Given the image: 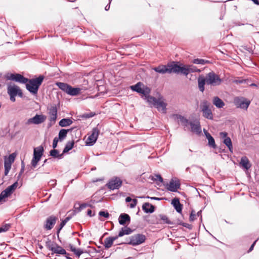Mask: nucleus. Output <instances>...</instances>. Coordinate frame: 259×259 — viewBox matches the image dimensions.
Masks as SVG:
<instances>
[{
    "mask_svg": "<svg viewBox=\"0 0 259 259\" xmlns=\"http://www.w3.org/2000/svg\"><path fill=\"white\" fill-rule=\"evenodd\" d=\"M49 155L54 158L61 159L64 157L63 153L59 154V151L57 149H53L49 152Z\"/></svg>",
    "mask_w": 259,
    "mask_h": 259,
    "instance_id": "26",
    "label": "nucleus"
},
{
    "mask_svg": "<svg viewBox=\"0 0 259 259\" xmlns=\"http://www.w3.org/2000/svg\"><path fill=\"white\" fill-rule=\"evenodd\" d=\"M171 204L177 212L182 214L183 205L180 203L179 198H174L171 200Z\"/></svg>",
    "mask_w": 259,
    "mask_h": 259,
    "instance_id": "19",
    "label": "nucleus"
},
{
    "mask_svg": "<svg viewBox=\"0 0 259 259\" xmlns=\"http://www.w3.org/2000/svg\"><path fill=\"white\" fill-rule=\"evenodd\" d=\"M167 189L171 192H176L178 191V190L180 188V183L179 180L174 181L171 179L169 183L166 185Z\"/></svg>",
    "mask_w": 259,
    "mask_h": 259,
    "instance_id": "17",
    "label": "nucleus"
},
{
    "mask_svg": "<svg viewBox=\"0 0 259 259\" xmlns=\"http://www.w3.org/2000/svg\"><path fill=\"white\" fill-rule=\"evenodd\" d=\"M147 102L157 108L158 111H161L163 113H166L167 104L162 101L160 98L157 99L155 97L150 96L149 98L147 99Z\"/></svg>",
    "mask_w": 259,
    "mask_h": 259,
    "instance_id": "6",
    "label": "nucleus"
},
{
    "mask_svg": "<svg viewBox=\"0 0 259 259\" xmlns=\"http://www.w3.org/2000/svg\"><path fill=\"white\" fill-rule=\"evenodd\" d=\"M153 70L159 73L164 74L165 73H168V67L167 64L166 65H159L158 66L153 68Z\"/></svg>",
    "mask_w": 259,
    "mask_h": 259,
    "instance_id": "27",
    "label": "nucleus"
},
{
    "mask_svg": "<svg viewBox=\"0 0 259 259\" xmlns=\"http://www.w3.org/2000/svg\"><path fill=\"white\" fill-rule=\"evenodd\" d=\"M133 230L130 227H122L119 231L118 234L116 235L117 238L122 237L124 235H130L133 232Z\"/></svg>",
    "mask_w": 259,
    "mask_h": 259,
    "instance_id": "23",
    "label": "nucleus"
},
{
    "mask_svg": "<svg viewBox=\"0 0 259 259\" xmlns=\"http://www.w3.org/2000/svg\"><path fill=\"white\" fill-rule=\"evenodd\" d=\"M221 137L224 139H225L226 138H228L229 137L227 136L228 134L226 132H221L220 134Z\"/></svg>",
    "mask_w": 259,
    "mask_h": 259,
    "instance_id": "53",
    "label": "nucleus"
},
{
    "mask_svg": "<svg viewBox=\"0 0 259 259\" xmlns=\"http://www.w3.org/2000/svg\"><path fill=\"white\" fill-rule=\"evenodd\" d=\"M84 251L80 248L76 249L75 251L73 252L76 257H79Z\"/></svg>",
    "mask_w": 259,
    "mask_h": 259,
    "instance_id": "46",
    "label": "nucleus"
},
{
    "mask_svg": "<svg viewBox=\"0 0 259 259\" xmlns=\"http://www.w3.org/2000/svg\"><path fill=\"white\" fill-rule=\"evenodd\" d=\"M158 218H159V221H160L159 222L160 224L174 225L173 222L169 220L168 217L165 214H160L158 215Z\"/></svg>",
    "mask_w": 259,
    "mask_h": 259,
    "instance_id": "30",
    "label": "nucleus"
},
{
    "mask_svg": "<svg viewBox=\"0 0 259 259\" xmlns=\"http://www.w3.org/2000/svg\"><path fill=\"white\" fill-rule=\"evenodd\" d=\"M143 210L146 213H152L154 212L155 207L149 202L144 203L142 206Z\"/></svg>",
    "mask_w": 259,
    "mask_h": 259,
    "instance_id": "22",
    "label": "nucleus"
},
{
    "mask_svg": "<svg viewBox=\"0 0 259 259\" xmlns=\"http://www.w3.org/2000/svg\"><path fill=\"white\" fill-rule=\"evenodd\" d=\"M74 145V142L73 140H72V141L67 142L63 150V154L67 153L70 150H71L73 148Z\"/></svg>",
    "mask_w": 259,
    "mask_h": 259,
    "instance_id": "36",
    "label": "nucleus"
},
{
    "mask_svg": "<svg viewBox=\"0 0 259 259\" xmlns=\"http://www.w3.org/2000/svg\"><path fill=\"white\" fill-rule=\"evenodd\" d=\"M179 224L180 225H181L184 227H186L188 229H189V230H192V226L190 224H189L188 223H184L183 222H180Z\"/></svg>",
    "mask_w": 259,
    "mask_h": 259,
    "instance_id": "48",
    "label": "nucleus"
},
{
    "mask_svg": "<svg viewBox=\"0 0 259 259\" xmlns=\"http://www.w3.org/2000/svg\"><path fill=\"white\" fill-rule=\"evenodd\" d=\"M66 223L63 220H62L59 228L57 229V235L58 237V238L59 239V233L61 231V230L62 229V228L64 227V226L66 225Z\"/></svg>",
    "mask_w": 259,
    "mask_h": 259,
    "instance_id": "42",
    "label": "nucleus"
},
{
    "mask_svg": "<svg viewBox=\"0 0 259 259\" xmlns=\"http://www.w3.org/2000/svg\"><path fill=\"white\" fill-rule=\"evenodd\" d=\"M210 103L207 101H203L200 105V110L203 116L208 119L212 120L213 116L211 109L209 108Z\"/></svg>",
    "mask_w": 259,
    "mask_h": 259,
    "instance_id": "9",
    "label": "nucleus"
},
{
    "mask_svg": "<svg viewBox=\"0 0 259 259\" xmlns=\"http://www.w3.org/2000/svg\"><path fill=\"white\" fill-rule=\"evenodd\" d=\"M16 155L14 153L11 154L8 157L6 156L5 158L4 164L11 166L12 163L15 160Z\"/></svg>",
    "mask_w": 259,
    "mask_h": 259,
    "instance_id": "35",
    "label": "nucleus"
},
{
    "mask_svg": "<svg viewBox=\"0 0 259 259\" xmlns=\"http://www.w3.org/2000/svg\"><path fill=\"white\" fill-rule=\"evenodd\" d=\"M44 79L43 75H39L35 78L28 79V82L26 83V89L32 94L36 95Z\"/></svg>",
    "mask_w": 259,
    "mask_h": 259,
    "instance_id": "2",
    "label": "nucleus"
},
{
    "mask_svg": "<svg viewBox=\"0 0 259 259\" xmlns=\"http://www.w3.org/2000/svg\"><path fill=\"white\" fill-rule=\"evenodd\" d=\"M59 141H60V140L57 137H55L54 139L53 142V144H52V147L53 149L56 148V147H57V144H58Z\"/></svg>",
    "mask_w": 259,
    "mask_h": 259,
    "instance_id": "51",
    "label": "nucleus"
},
{
    "mask_svg": "<svg viewBox=\"0 0 259 259\" xmlns=\"http://www.w3.org/2000/svg\"><path fill=\"white\" fill-rule=\"evenodd\" d=\"M56 85L62 91L72 96L78 95L81 91L80 88L72 87L71 85L65 82H57Z\"/></svg>",
    "mask_w": 259,
    "mask_h": 259,
    "instance_id": "3",
    "label": "nucleus"
},
{
    "mask_svg": "<svg viewBox=\"0 0 259 259\" xmlns=\"http://www.w3.org/2000/svg\"><path fill=\"white\" fill-rule=\"evenodd\" d=\"M24 169H25V164H24V163L23 161H22V162H21V169H20V171L19 172L18 175V176L17 177V180L16 181L18 182L20 180V179L21 178L23 173L24 172Z\"/></svg>",
    "mask_w": 259,
    "mask_h": 259,
    "instance_id": "41",
    "label": "nucleus"
},
{
    "mask_svg": "<svg viewBox=\"0 0 259 259\" xmlns=\"http://www.w3.org/2000/svg\"><path fill=\"white\" fill-rule=\"evenodd\" d=\"M257 240H255L254 241L253 243L251 245V246H250L249 249L247 251V252L249 253L250 252H251L254 248V245L256 242Z\"/></svg>",
    "mask_w": 259,
    "mask_h": 259,
    "instance_id": "56",
    "label": "nucleus"
},
{
    "mask_svg": "<svg viewBox=\"0 0 259 259\" xmlns=\"http://www.w3.org/2000/svg\"><path fill=\"white\" fill-rule=\"evenodd\" d=\"M193 63L196 64H201V65H204L205 64L209 63V61L203 59H195L193 61Z\"/></svg>",
    "mask_w": 259,
    "mask_h": 259,
    "instance_id": "39",
    "label": "nucleus"
},
{
    "mask_svg": "<svg viewBox=\"0 0 259 259\" xmlns=\"http://www.w3.org/2000/svg\"><path fill=\"white\" fill-rule=\"evenodd\" d=\"M206 139L208 140V145L213 149H217V146L215 144L214 138L210 134L206 135Z\"/></svg>",
    "mask_w": 259,
    "mask_h": 259,
    "instance_id": "34",
    "label": "nucleus"
},
{
    "mask_svg": "<svg viewBox=\"0 0 259 259\" xmlns=\"http://www.w3.org/2000/svg\"><path fill=\"white\" fill-rule=\"evenodd\" d=\"M74 213H73V215H74L76 213H78L79 212H80V211H79V207H77L76 206V205L74 206Z\"/></svg>",
    "mask_w": 259,
    "mask_h": 259,
    "instance_id": "63",
    "label": "nucleus"
},
{
    "mask_svg": "<svg viewBox=\"0 0 259 259\" xmlns=\"http://www.w3.org/2000/svg\"><path fill=\"white\" fill-rule=\"evenodd\" d=\"M196 215L195 211L194 210H192L191 211L190 218H189L190 221H191V222L194 221L196 219Z\"/></svg>",
    "mask_w": 259,
    "mask_h": 259,
    "instance_id": "47",
    "label": "nucleus"
},
{
    "mask_svg": "<svg viewBox=\"0 0 259 259\" xmlns=\"http://www.w3.org/2000/svg\"><path fill=\"white\" fill-rule=\"evenodd\" d=\"M17 96H18L19 97H20L21 98H22L23 97V93L20 88L17 92Z\"/></svg>",
    "mask_w": 259,
    "mask_h": 259,
    "instance_id": "58",
    "label": "nucleus"
},
{
    "mask_svg": "<svg viewBox=\"0 0 259 259\" xmlns=\"http://www.w3.org/2000/svg\"><path fill=\"white\" fill-rule=\"evenodd\" d=\"M146 198L150 199L151 200H158V201L161 200L163 199L162 198H158V197H150L149 196H146Z\"/></svg>",
    "mask_w": 259,
    "mask_h": 259,
    "instance_id": "55",
    "label": "nucleus"
},
{
    "mask_svg": "<svg viewBox=\"0 0 259 259\" xmlns=\"http://www.w3.org/2000/svg\"><path fill=\"white\" fill-rule=\"evenodd\" d=\"M130 88L132 91L144 95V99L146 101L150 97L151 89L147 86L144 85L141 82H138L136 84L131 86Z\"/></svg>",
    "mask_w": 259,
    "mask_h": 259,
    "instance_id": "5",
    "label": "nucleus"
},
{
    "mask_svg": "<svg viewBox=\"0 0 259 259\" xmlns=\"http://www.w3.org/2000/svg\"><path fill=\"white\" fill-rule=\"evenodd\" d=\"M4 166H5L4 175H5V176H6L8 175V174L9 172V171L11 168V166L7 165V164H4Z\"/></svg>",
    "mask_w": 259,
    "mask_h": 259,
    "instance_id": "50",
    "label": "nucleus"
},
{
    "mask_svg": "<svg viewBox=\"0 0 259 259\" xmlns=\"http://www.w3.org/2000/svg\"><path fill=\"white\" fill-rule=\"evenodd\" d=\"M72 120L69 118H63L59 122V125L61 127H66L72 123Z\"/></svg>",
    "mask_w": 259,
    "mask_h": 259,
    "instance_id": "33",
    "label": "nucleus"
},
{
    "mask_svg": "<svg viewBox=\"0 0 259 259\" xmlns=\"http://www.w3.org/2000/svg\"><path fill=\"white\" fill-rule=\"evenodd\" d=\"M168 67V73H175L177 74L181 73L185 75L186 65L178 61H172L167 63Z\"/></svg>",
    "mask_w": 259,
    "mask_h": 259,
    "instance_id": "4",
    "label": "nucleus"
},
{
    "mask_svg": "<svg viewBox=\"0 0 259 259\" xmlns=\"http://www.w3.org/2000/svg\"><path fill=\"white\" fill-rule=\"evenodd\" d=\"M100 133V130L97 127L93 128L92 134L89 136L85 142L87 146H91L94 145L96 142Z\"/></svg>",
    "mask_w": 259,
    "mask_h": 259,
    "instance_id": "14",
    "label": "nucleus"
},
{
    "mask_svg": "<svg viewBox=\"0 0 259 259\" xmlns=\"http://www.w3.org/2000/svg\"><path fill=\"white\" fill-rule=\"evenodd\" d=\"M44 152V148L42 145L34 148L33 157L31 161V164L33 168L36 166L43 155Z\"/></svg>",
    "mask_w": 259,
    "mask_h": 259,
    "instance_id": "7",
    "label": "nucleus"
},
{
    "mask_svg": "<svg viewBox=\"0 0 259 259\" xmlns=\"http://www.w3.org/2000/svg\"><path fill=\"white\" fill-rule=\"evenodd\" d=\"M132 202L130 204V207L132 208H134L137 204V200L136 199H134L132 201Z\"/></svg>",
    "mask_w": 259,
    "mask_h": 259,
    "instance_id": "52",
    "label": "nucleus"
},
{
    "mask_svg": "<svg viewBox=\"0 0 259 259\" xmlns=\"http://www.w3.org/2000/svg\"><path fill=\"white\" fill-rule=\"evenodd\" d=\"M190 125H191V131L192 132L195 133L197 135H199L201 133V127L199 120H195V123L190 122Z\"/></svg>",
    "mask_w": 259,
    "mask_h": 259,
    "instance_id": "20",
    "label": "nucleus"
},
{
    "mask_svg": "<svg viewBox=\"0 0 259 259\" xmlns=\"http://www.w3.org/2000/svg\"><path fill=\"white\" fill-rule=\"evenodd\" d=\"M234 103L237 108L247 110L250 104V101L245 98L237 97L235 98Z\"/></svg>",
    "mask_w": 259,
    "mask_h": 259,
    "instance_id": "11",
    "label": "nucleus"
},
{
    "mask_svg": "<svg viewBox=\"0 0 259 259\" xmlns=\"http://www.w3.org/2000/svg\"><path fill=\"white\" fill-rule=\"evenodd\" d=\"M96 115L94 112L87 113L82 114L81 117L83 118L87 119L94 117Z\"/></svg>",
    "mask_w": 259,
    "mask_h": 259,
    "instance_id": "45",
    "label": "nucleus"
},
{
    "mask_svg": "<svg viewBox=\"0 0 259 259\" xmlns=\"http://www.w3.org/2000/svg\"><path fill=\"white\" fill-rule=\"evenodd\" d=\"M111 2V0H109L108 4L105 7V10L106 11H108L110 9Z\"/></svg>",
    "mask_w": 259,
    "mask_h": 259,
    "instance_id": "59",
    "label": "nucleus"
},
{
    "mask_svg": "<svg viewBox=\"0 0 259 259\" xmlns=\"http://www.w3.org/2000/svg\"><path fill=\"white\" fill-rule=\"evenodd\" d=\"M72 218V215H68L64 220H63L66 223Z\"/></svg>",
    "mask_w": 259,
    "mask_h": 259,
    "instance_id": "64",
    "label": "nucleus"
},
{
    "mask_svg": "<svg viewBox=\"0 0 259 259\" xmlns=\"http://www.w3.org/2000/svg\"><path fill=\"white\" fill-rule=\"evenodd\" d=\"M88 206V204L86 203H82L81 204H79V211H81L82 209H84Z\"/></svg>",
    "mask_w": 259,
    "mask_h": 259,
    "instance_id": "57",
    "label": "nucleus"
},
{
    "mask_svg": "<svg viewBox=\"0 0 259 259\" xmlns=\"http://www.w3.org/2000/svg\"><path fill=\"white\" fill-rule=\"evenodd\" d=\"M50 121L55 122L57 117V109L56 106H51L49 109Z\"/></svg>",
    "mask_w": 259,
    "mask_h": 259,
    "instance_id": "21",
    "label": "nucleus"
},
{
    "mask_svg": "<svg viewBox=\"0 0 259 259\" xmlns=\"http://www.w3.org/2000/svg\"><path fill=\"white\" fill-rule=\"evenodd\" d=\"M11 227V225L10 224H5L3 225H2L0 227V231L1 233L2 232H5L9 230L10 228Z\"/></svg>",
    "mask_w": 259,
    "mask_h": 259,
    "instance_id": "43",
    "label": "nucleus"
},
{
    "mask_svg": "<svg viewBox=\"0 0 259 259\" xmlns=\"http://www.w3.org/2000/svg\"><path fill=\"white\" fill-rule=\"evenodd\" d=\"M87 215L90 217H92L95 215V213L92 214V211L91 209H88L87 211Z\"/></svg>",
    "mask_w": 259,
    "mask_h": 259,
    "instance_id": "61",
    "label": "nucleus"
},
{
    "mask_svg": "<svg viewBox=\"0 0 259 259\" xmlns=\"http://www.w3.org/2000/svg\"><path fill=\"white\" fill-rule=\"evenodd\" d=\"M74 127H72L69 129H61L60 130L58 134V139L60 141H63L67 136V133L68 132H71Z\"/></svg>",
    "mask_w": 259,
    "mask_h": 259,
    "instance_id": "25",
    "label": "nucleus"
},
{
    "mask_svg": "<svg viewBox=\"0 0 259 259\" xmlns=\"http://www.w3.org/2000/svg\"><path fill=\"white\" fill-rule=\"evenodd\" d=\"M152 180H153L154 181H158L160 183H162L163 181V178H162L161 175H160L159 174L155 175V178H153L152 179Z\"/></svg>",
    "mask_w": 259,
    "mask_h": 259,
    "instance_id": "49",
    "label": "nucleus"
},
{
    "mask_svg": "<svg viewBox=\"0 0 259 259\" xmlns=\"http://www.w3.org/2000/svg\"><path fill=\"white\" fill-rule=\"evenodd\" d=\"M118 222L121 225H128L131 222V217L127 213H121L118 218Z\"/></svg>",
    "mask_w": 259,
    "mask_h": 259,
    "instance_id": "18",
    "label": "nucleus"
},
{
    "mask_svg": "<svg viewBox=\"0 0 259 259\" xmlns=\"http://www.w3.org/2000/svg\"><path fill=\"white\" fill-rule=\"evenodd\" d=\"M201 213H202V210H200L199 211H198L197 213L196 214V216L200 217L201 221H202V217Z\"/></svg>",
    "mask_w": 259,
    "mask_h": 259,
    "instance_id": "60",
    "label": "nucleus"
},
{
    "mask_svg": "<svg viewBox=\"0 0 259 259\" xmlns=\"http://www.w3.org/2000/svg\"><path fill=\"white\" fill-rule=\"evenodd\" d=\"M197 80L198 89L202 93H203L205 90V84L211 88L221 85L223 81L219 75L213 71L207 73L205 76L200 75Z\"/></svg>",
    "mask_w": 259,
    "mask_h": 259,
    "instance_id": "1",
    "label": "nucleus"
},
{
    "mask_svg": "<svg viewBox=\"0 0 259 259\" xmlns=\"http://www.w3.org/2000/svg\"><path fill=\"white\" fill-rule=\"evenodd\" d=\"M130 239H131V236L125 238L124 242H121V243H119L118 244H119V245H121V244H128L129 245L128 242L130 241Z\"/></svg>",
    "mask_w": 259,
    "mask_h": 259,
    "instance_id": "54",
    "label": "nucleus"
},
{
    "mask_svg": "<svg viewBox=\"0 0 259 259\" xmlns=\"http://www.w3.org/2000/svg\"><path fill=\"white\" fill-rule=\"evenodd\" d=\"M213 104L218 108H223L225 106V103L218 97H214L212 100Z\"/></svg>",
    "mask_w": 259,
    "mask_h": 259,
    "instance_id": "31",
    "label": "nucleus"
},
{
    "mask_svg": "<svg viewBox=\"0 0 259 259\" xmlns=\"http://www.w3.org/2000/svg\"><path fill=\"white\" fill-rule=\"evenodd\" d=\"M185 76H187L190 72H200L201 71L200 69L197 68V67L193 65L185 67Z\"/></svg>",
    "mask_w": 259,
    "mask_h": 259,
    "instance_id": "29",
    "label": "nucleus"
},
{
    "mask_svg": "<svg viewBox=\"0 0 259 259\" xmlns=\"http://www.w3.org/2000/svg\"><path fill=\"white\" fill-rule=\"evenodd\" d=\"M99 215L100 217H103L105 218L108 219L109 218L110 214L107 210H106V211L101 210V211H99Z\"/></svg>",
    "mask_w": 259,
    "mask_h": 259,
    "instance_id": "44",
    "label": "nucleus"
},
{
    "mask_svg": "<svg viewBox=\"0 0 259 259\" xmlns=\"http://www.w3.org/2000/svg\"><path fill=\"white\" fill-rule=\"evenodd\" d=\"M240 164L246 169H248L251 167L249 161L246 156H243L241 158Z\"/></svg>",
    "mask_w": 259,
    "mask_h": 259,
    "instance_id": "32",
    "label": "nucleus"
},
{
    "mask_svg": "<svg viewBox=\"0 0 259 259\" xmlns=\"http://www.w3.org/2000/svg\"><path fill=\"white\" fill-rule=\"evenodd\" d=\"M57 220V218L54 215H51L48 217L44 224V229L47 230H51L55 225Z\"/></svg>",
    "mask_w": 259,
    "mask_h": 259,
    "instance_id": "15",
    "label": "nucleus"
},
{
    "mask_svg": "<svg viewBox=\"0 0 259 259\" xmlns=\"http://www.w3.org/2000/svg\"><path fill=\"white\" fill-rule=\"evenodd\" d=\"M18 185V183L17 181H16L12 185L8 187L6 189L3 190L0 193V197L4 202L6 201L5 200L6 198L9 197L13 194L15 189L17 188Z\"/></svg>",
    "mask_w": 259,
    "mask_h": 259,
    "instance_id": "12",
    "label": "nucleus"
},
{
    "mask_svg": "<svg viewBox=\"0 0 259 259\" xmlns=\"http://www.w3.org/2000/svg\"><path fill=\"white\" fill-rule=\"evenodd\" d=\"M146 236L142 234H136L131 236L129 245L136 246L143 243L146 240Z\"/></svg>",
    "mask_w": 259,
    "mask_h": 259,
    "instance_id": "10",
    "label": "nucleus"
},
{
    "mask_svg": "<svg viewBox=\"0 0 259 259\" xmlns=\"http://www.w3.org/2000/svg\"><path fill=\"white\" fill-rule=\"evenodd\" d=\"M117 239L118 238L116 236L113 237L110 236L105 238L104 240V246L105 248L108 249L111 247L114 241Z\"/></svg>",
    "mask_w": 259,
    "mask_h": 259,
    "instance_id": "24",
    "label": "nucleus"
},
{
    "mask_svg": "<svg viewBox=\"0 0 259 259\" xmlns=\"http://www.w3.org/2000/svg\"><path fill=\"white\" fill-rule=\"evenodd\" d=\"M122 180L117 177H114L110 179L106 186L111 190L118 189L122 185Z\"/></svg>",
    "mask_w": 259,
    "mask_h": 259,
    "instance_id": "13",
    "label": "nucleus"
},
{
    "mask_svg": "<svg viewBox=\"0 0 259 259\" xmlns=\"http://www.w3.org/2000/svg\"><path fill=\"white\" fill-rule=\"evenodd\" d=\"M46 246L50 250L52 251V249L54 248L55 243L52 242L49 238H48L46 242Z\"/></svg>",
    "mask_w": 259,
    "mask_h": 259,
    "instance_id": "40",
    "label": "nucleus"
},
{
    "mask_svg": "<svg viewBox=\"0 0 259 259\" xmlns=\"http://www.w3.org/2000/svg\"><path fill=\"white\" fill-rule=\"evenodd\" d=\"M19 89V87L16 85H9L7 88V92L9 95H13L15 96H17V92Z\"/></svg>",
    "mask_w": 259,
    "mask_h": 259,
    "instance_id": "28",
    "label": "nucleus"
},
{
    "mask_svg": "<svg viewBox=\"0 0 259 259\" xmlns=\"http://www.w3.org/2000/svg\"><path fill=\"white\" fill-rule=\"evenodd\" d=\"M9 95L10 96V100L12 102H15V101H16V99H15L16 96H13V95Z\"/></svg>",
    "mask_w": 259,
    "mask_h": 259,
    "instance_id": "62",
    "label": "nucleus"
},
{
    "mask_svg": "<svg viewBox=\"0 0 259 259\" xmlns=\"http://www.w3.org/2000/svg\"><path fill=\"white\" fill-rule=\"evenodd\" d=\"M177 118L180 119V121L184 124V126H187L188 124H190V122L188 119L181 115H176Z\"/></svg>",
    "mask_w": 259,
    "mask_h": 259,
    "instance_id": "38",
    "label": "nucleus"
},
{
    "mask_svg": "<svg viewBox=\"0 0 259 259\" xmlns=\"http://www.w3.org/2000/svg\"><path fill=\"white\" fill-rule=\"evenodd\" d=\"M223 143L228 148L229 151L233 152V146L231 139L230 137L226 138L223 140Z\"/></svg>",
    "mask_w": 259,
    "mask_h": 259,
    "instance_id": "37",
    "label": "nucleus"
},
{
    "mask_svg": "<svg viewBox=\"0 0 259 259\" xmlns=\"http://www.w3.org/2000/svg\"><path fill=\"white\" fill-rule=\"evenodd\" d=\"M5 78L8 80H12L21 83H26L28 78L24 77L21 74L17 73L8 72L5 74Z\"/></svg>",
    "mask_w": 259,
    "mask_h": 259,
    "instance_id": "8",
    "label": "nucleus"
},
{
    "mask_svg": "<svg viewBox=\"0 0 259 259\" xmlns=\"http://www.w3.org/2000/svg\"><path fill=\"white\" fill-rule=\"evenodd\" d=\"M46 119V116L42 114L38 115L36 114L32 118H29L26 122V124H29L31 123H34L35 124H39L44 122Z\"/></svg>",
    "mask_w": 259,
    "mask_h": 259,
    "instance_id": "16",
    "label": "nucleus"
}]
</instances>
